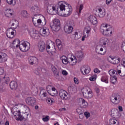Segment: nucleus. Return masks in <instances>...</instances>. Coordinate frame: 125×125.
I'll return each mask as SVG.
<instances>
[{"instance_id":"obj_1","label":"nucleus","mask_w":125,"mask_h":125,"mask_svg":"<svg viewBox=\"0 0 125 125\" xmlns=\"http://www.w3.org/2000/svg\"><path fill=\"white\" fill-rule=\"evenodd\" d=\"M20 43V41L19 39H16L13 42V44H15L16 47H20V50L23 52H26L30 49V43L28 42H23L21 43Z\"/></svg>"},{"instance_id":"obj_2","label":"nucleus","mask_w":125,"mask_h":125,"mask_svg":"<svg viewBox=\"0 0 125 125\" xmlns=\"http://www.w3.org/2000/svg\"><path fill=\"white\" fill-rule=\"evenodd\" d=\"M109 40H108V39L106 38H102L101 40V43H103V45L98 46L96 47V51L97 52L98 50H100L101 52L103 51H104V53L102 54L101 53L98 52V54H101V55H104L105 53H106V47L104 45H106L107 44H108V42Z\"/></svg>"},{"instance_id":"obj_3","label":"nucleus","mask_w":125,"mask_h":125,"mask_svg":"<svg viewBox=\"0 0 125 125\" xmlns=\"http://www.w3.org/2000/svg\"><path fill=\"white\" fill-rule=\"evenodd\" d=\"M14 108L11 109V112H13V115L14 117H16V120L17 121H26L28 119V113H25L23 115H21L20 111H14Z\"/></svg>"},{"instance_id":"obj_4","label":"nucleus","mask_w":125,"mask_h":125,"mask_svg":"<svg viewBox=\"0 0 125 125\" xmlns=\"http://www.w3.org/2000/svg\"><path fill=\"white\" fill-rule=\"evenodd\" d=\"M82 92L83 94V96L85 98H92L93 96L92 91L88 87H84L82 89Z\"/></svg>"},{"instance_id":"obj_5","label":"nucleus","mask_w":125,"mask_h":125,"mask_svg":"<svg viewBox=\"0 0 125 125\" xmlns=\"http://www.w3.org/2000/svg\"><path fill=\"white\" fill-rule=\"evenodd\" d=\"M75 26V23L73 21H70L67 24L65 25L64 27V32L66 34H71L74 30V26Z\"/></svg>"},{"instance_id":"obj_6","label":"nucleus","mask_w":125,"mask_h":125,"mask_svg":"<svg viewBox=\"0 0 125 125\" xmlns=\"http://www.w3.org/2000/svg\"><path fill=\"white\" fill-rule=\"evenodd\" d=\"M100 31L103 35L108 36L109 33L110 34H112V27L110 25H108V24H105L104 26H103L101 27Z\"/></svg>"},{"instance_id":"obj_7","label":"nucleus","mask_w":125,"mask_h":125,"mask_svg":"<svg viewBox=\"0 0 125 125\" xmlns=\"http://www.w3.org/2000/svg\"><path fill=\"white\" fill-rule=\"evenodd\" d=\"M110 101L115 105L119 104L121 102V96L118 94H113L110 97Z\"/></svg>"},{"instance_id":"obj_8","label":"nucleus","mask_w":125,"mask_h":125,"mask_svg":"<svg viewBox=\"0 0 125 125\" xmlns=\"http://www.w3.org/2000/svg\"><path fill=\"white\" fill-rule=\"evenodd\" d=\"M59 95L62 100H69L70 98H71L70 94L64 90H61L60 91Z\"/></svg>"},{"instance_id":"obj_9","label":"nucleus","mask_w":125,"mask_h":125,"mask_svg":"<svg viewBox=\"0 0 125 125\" xmlns=\"http://www.w3.org/2000/svg\"><path fill=\"white\" fill-rule=\"evenodd\" d=\"M25 102L26 104L29 105V106H35V104H36V98L32 97H28L25 99Z\"/></svg>"},{"instance_id":"obj_10","label":"nucleus","mask_w":125,"mask_h":125,"mask_svg":"<svg viewBox=\"0 0 125 125\" xmlns=\"http://www.w3.org/2000/svg\"><path fill=\"white\" fill-rule=\"evenodd\" d=\"M80 71L83 75H88L90 72V67L87 65H83L81 67Z\"/></svg>"},{"instance_id":"obj_11","label":"nucleus","mask_w":125,"mask_h":125,"mask_svg":"<svg viewBox=\"0 0 125 125\" xmlns=\"http://www.w3.org/2000/svg\"><path fill=\"white\" fill-rule=\"evenodd\" d=\"M78 104L81 108H86L88 106V103L83 98L78 99Z\"/></svg>"},{"instance_id":"obj_12","label":"nucleus","mask_w":125,"mask_h":125,"mask_svg":"<svg viewBox=\"0 0 125 125\" xmlns=\"http://www.w3.org/2000/svg\"><path fill=\"white\" fill-rule=\"evenodd\" d=\"M44 22H42V20L41 19H38L37 21V22L36 21H34V18L32 19V22L34 25V26H36V27H38L39 25H41L43 27V26H45V24H46V21H45V18H44Z\"/></svg>"},{"instance_id":"obj_13","label":"nucleus","mask_w":125,"mask_h":125,"mask_svg":"<svg viewBox=\"0 0 125 125\" xmlns=\"http://www.w3.org/2000/svg\"><path fill=\"white\" fill-rule=\"evenodd\" d=\"M28 62L30 65H34V64H37L39 60L37 57L31 56L28 58Z\"/></svg>"},{"instance_id":"obj_14","label":"nucleus","mask_w":125,"mask_h":125,"mask_svg":"<svg viewBox=\"0 0 125 125\" xmlns=\"http://www.w3.org/2000/svg\"><path fill=\"white\" fill-rule=\"evenodd\" d=\"M65 14H64L65 17H67V16H70L71 15V13L73 11V9L72 8V6L71 5H68V6L65 7Z\"/></svg>"},{"instance_id":"obj_15","label":"nucleus","mask_w":125,"mask_h":125,"mask_svg":"<svg viewBox=\"0 0 125 125\" xmlns=\"http://www.w3.org/2000/svg\"><path fill=\"white\" fill-rule=\"evenodd\" d=\"M106 13H105V11L102 10L101 8H99L97 10V15L99 16L100 18H102L105 16Z\"/></svg>"},{"instance_id":"obj_16","label":"nucleus","mask_w":125,"mask_h":125,"mask_svg":"<svg viewBox=\"0 0 125 125\" xmlns=\"http://www.w3.org/2000/svg\"><path fill=\"white\" fill-rule=\"evenodd\" d=\"M88 21L93 25H96V24L98 23V21H97V18L94 16H90L89 17Z\"/></svg>"},{"instance_id":"obj_17","label":"nucleus","mask_w":125,"mask_h":125,"mask_svg":"<svg viewBox=\"0 0 125 125\" xmlns=\"http://www.w3.org/2000/svg\"><path fill=\"white\" fill-rule=\"evenodd\" d=\"M11 30H12V28H10L7 30L6 36L9 39H13L14 38V32Z\"/></svg>"},{"instance_id":"obj_18","label":"nucleus","mask_w":125,"mask_h":125,"mask_svg":"<svg viewBox=\"0 0 125 125\" xmlns=\"http://www.w3.org/2000/svg\"><path fill=\"white\" fill-rule=\"evenodd\" d=\"M7 60V55L4 53H0V63H3Z\"/></svg>"},{"instance_id":"obj_19","label":"nucleus","mask_w":125,"mask_h":125,"mask_svg":"<svg viewBox=\"0 0 125 125\" xmlns=\"http://www.w3.org/2000/svg\"><path fill=\"white\" fill-rule=\"evenodd\" d=\"M1 81H4V83H6V84H8V83L10 82V80L9 79V77L7 76H5L4 75V76H0V83L1 82Z\"/></svg>"},{"instance_id":"obj_20","label":"nucleus","mask_w":125,"mask_h":125,"mask_svg":"<svg viewBox=\"0 0 125 125\" xmlns=\"http://www.w3.org/2000/svg\"><path fill=\"white\" fill-rule=\"evenodd\" d=\"M38 47L40 51H41L42 52L44 51V50L45 49V44L44 43V42H42L39 43Z\"/></svg>"},{"instance_id":"obj_21","label":"nucleus","mask_w":125,"mask_h":125,"mask_svg":"<svg viewBox=\"0 0 125 125\" xmlns=\"http://www.w3.org/2000/svg\"><path fill=\"white\" fill-rule=\"evenodd\" d=\"M76 56L79 61H82L83 60V52L81 51L77 52L76 53Z\"/></svg>"},{"instance_id":"obj_22","label":"nucleus","mask_w":125,"mask_h":125,"mask_svg":"<svg viewBox=\"0 0 125 125\" xmlns=\"http://www.w3.org/2000/svg\"><path fill=\"white\" fill-rule=\"evenodd\" d=\"M9 85L11 89H12L13 90H15V89L17 88V83L15 81L11 82Z\"/></svg>"},{"instance_id":"obj_23","label":"nucleus","mask_w":125,"mask_h":125,"mask_svg":"<svg viewBox=\"0 0 125 125\" xmlns=\"http://www.w3.org/2000/svg\"><path fill=\"white\" fill-rule=\"evenodd\" d=\"M110 125H120V122L119 121L114 119H111L109 120Z\"/></svg>"},{"instance_id":"obj_24","label":"nucleus","mask_w":125,"mask_h":125,"mask_svg":"<svg viewBox=\"0 0 125 125\" xmlns=\"http://www.w3.org/2000/svg\"><path fill=\"white\" fill-rule=\"evenodd\" d=\"M112 115H113L115 118H117L121 117V113L117 109H114V111H112Z\"/></svg>"},{"instance_id":"obj_25","label":"nucleus","mask_w":125,"mask_h":125,"mask_svg":"<svg viewBox=\"0 0 125 125\" xmlns=\"http://www.w3.org/2000/svg\"><path fill=\"white\" fill-rule=\"evenodd\" d=\"M52 71H53V73H54V76H55L56 79H59V71H58V70H57L56 67L54 66L52 68Z\"/></svg>"},{"instance_id":"obj_26","label":"nucleus","mask_w":125,"mask_h":125,"mask_svg":"<svg viewBox=\"0 0 125 125\" xmlns=\"http://www.w3.org/2000/svg\"><path fill=\"white\" fill-rule=\"evenodd\" d=\"M72 39H73V40L75 41H78V40L81 39V35H79L78 32H75L74 34L72 35Z\"/></svg>"},{"instance_id":"obj_27","label":"nucleus","mask_w":125,"mask_h":125,"mask_svg":"<svg viewBox=\"0 0 125 125\" xmlns=\"http://www.w3.org/2000/svg\"><path fill=\"white\" fill-rule=\"evenodd\" d=\"M118 74H116V75H113V76H112V77L110 78V82L111 83H113V84H115V83H117V81H118L117 77H118Z\"/></svg>"},{"instance_id":"obj_28","label":"nucleus","mask_w":125,"mask_h":125,"mask_svg":"<svg viewBox=\"0 0 125 125\" xmlns=\"http://www.w3.org/2000/svg\"><path fill=\"white\" fill-rule=\"evenodd\" d=\"M56 43L59 50H61V49H62V44L61 43V41H60V40L57 39L56 40Z\"/></svg>"},{"instance_id":"obj_29","label":"nucleus","mask_w":125,"mask_h":125,"mask_svg":"<svg viewBox=\"0 0 125 125\" xmlns=\"http://www.w3.org/2000/svg\"><path fill=\"white\" fill-rule=\"evenodd\" d=\"M63 1L59 2V5L60 6V9L61 11H65L66 9V6L64 5V3H62Z\"/></svg>"},{"instance_id":"obj_30","label":"nucleus","mask_w":125,"mask_h":125,"mask_svg":"<svg viewBox=\"0 0 125 125\" xmlns=\"http://www.w3.org/2000/svg\"><path fill=\"white\" fill-rule=\"evenodd\" d=\"M112 60V63L114 64H119L121 61V59L120 58H111Z\"/></svg>"},{"instance_id":"obj_31","label":"nucleus","mask_w":125,"mask_h":125,"mask_svg":"<svg viewBox=\"0 0 125 125\" xmlns=\"http://www.w3.org/2000/svg\"><path fill=\"white\" fill-rule=\"evenodd\" d=\"M51 28L52 31H54V32H58V31L60 30V26L56 25L55 24H53Z\"/></svg>"},{"instance_id":"obj_32","label":"nucleus","mask_w":125,"mask_h":125,"mask_svg":"<svg viewBox=\"0 0 125 125\" xmlns=\"http://www.w3.org/2000/svg\"><path fill=\"white\" fill-rule=\"evenodd\" d=\"M60 59L62 60L63 64H64V65H67V64H68V60L66 56H62L61 57Z\"/></svg>"},{"instance_id":"obj_33","label":"nucleus","mask_w":125,"mask_h":125,"mask_svg":"<svg viewBox=\"0 0 125 125\" xmlns=\"http://www.w3.org/2000/svg\"><path fill=\"white\" fill-rule=\"evenodd\" d=\"M21 15L23 18H29V14H28L26 10L22 11L21 12Z\"/></svg>"},{"instance_id":"obj_34","label":"nucleus","mask_w":125,"mask_h":125,"mask_svg":"<svg viewBox=\"0 0 125 125\" xmlns=\"http://www.w3.org/2000/svg\"><path fill=\"white\" fill-rule=\"evenodd\" d=\"M31 11H32L33 12H34V13H39L40 10H39V7L37 6H34L33 7H32L31 8Z\"/></svg>"},{"instance_id":"obj_35","label":"nucleus","mask_w":125,"mask_h":125,"mask_svg":"<svg viewBox=\"0 0 125 125\" xmlns=\"http://www.w3.org/2000/svg\"><path fill=\"white\" fill-rule=\"evenodd\" d=\"M31 36L33 38V39H36V38H38L39 37V32L36 30H33L32 33H31Z\"/></svg>"},{"instance_id":"obj_36","label":"nucleus","mask_w":125,"mask_h":125,"mask_svg":"<svg viewBox=\"0 0 125 125\" xmlns=\"http://www.w3.org/2000/svg\"><path fill=\"white\" fill-rule=\"evenodd\" d=\"M48 30L45 29L44 28H42L40 30V34L42 35V36H45V35H47L48 32Z\"/></svg>"},{"instance_id":"obj_37","label":"nucleus","mask_w":125,"mask_h":125,"mask_svg":"<svg viewBox=\"0 0 125 125\" xmlns=\"http://www.w3.org/2000/svg\"><path fill=\"white\" fill-rule=\"evenodd\" d=\"M5 15L7 17H10V16H12L13 14L11 13V10H7L5 11Z\"/></svg>"},{"instance_id":"obj_38","label":"nucleus","mask_w":125,"mask_h":125,"mask_svg":"<svg viewBox=\"0 0 125 125\" xmlns=\"http://www.w3.org/2000/svg\"><path fill=\"white\" fill-rule=\"evenodd\" d=\"M53 22L54 25H56L57 26H59L60 27V21L57 19H55L53 21Z\"/></svg>"},{"instance_id":"obj_39","label":"nucleus","mask_w":125,"mask_h":125,"mask_svg":"<svg viewBox=\"0 0 125 125\" xmlns=\"http://www.w3.org/2000/svg\"><path fill=\"white\" fill-rule=\"evenodd\" d=\"M109 74L110 76H111V77H114L113 75H114V76H116V75H117V74L118 73H117V71L113 69H111L109 71Z\"/></svg>"},{"instance_id":"obj_40","label":"nucleus","mask_w":125,"mask_h":125,"mask_svg":"<svg viewBox=\"0 0 125 125\" xmlns=\"http://www.w3.org/2000/svg\"><path fill=\"white\" fill-rule=\"evenodd\" d=\"M70 59L71 61L70 62V65H71V66H74V65L77 64V58L75 57L74 59L71 58Z\"/></svg>"},{"instance_id":"obj_41","label":"nucleus","mask_w":125,"mask_h":125,"mask_svg":"<svg viewBox=\"0 0 125 125\" xmlns=\"http://www.w3.org/2000/svg\"><path fill=\"white\" fill-rule=\"evenodd\" d=\"M8 4L11 5H15L16 4V1L15 0H6Z\"/></svg>"},{"instance_id":"obj_42","label":"nucleus","mask_w":125,"mask_h":125,"mask_svg":"<svg viewBox=\"0 0 125 125\" xmlns=\"http://www.w3.org/2000/svg\"><path fill=\"white\" fill-rule=\"evenodd\" d=\"M90 31H91V28H90V26H86L84 28V32H85L87 34H89L90 33Z\"/></svg>"},{"instance_id":"obj_43","label":"nucleus","mask_w":125,"mask_h":125,"mask_svg":"<svg viewBox=\"0 0 125 125\" xmlns=\"http://www.w3.org/2000/svg\"><path fill=\"white\" fill-rule=\"evenodd\" d=\"M101 81L103 82L104 83H108V77H107V76L102 77V78H101Z\"/></svg>"},{"instance_id":"obj_44","label":"nucleus","mask_w":125,"mask_h":125,"mask_svg":"<svg viewBox=\"0 0 125 125\" xmlns=\"http://www.w3.org/2000/svg\"><path fill=\"white\" fill-rule=\"evenodd\" d=\"M52 87L51 85L47 86L46 87L47 92V93L50 94V95H52V96H54V95L51 94V93H50V90H51Z\"/></svg>"},{"instance_id":"obj_45","label":"nucleus","mask_w":125,"mask_h":125,"mask_svg":"<svg viewBox=\"0 0 125 125\" xmlns=\"http://www.w3.org/2000/svg\"><path fill=\"white\" fill-rule=\"evenodd\" d=\"M14 21H15V22L12 24V26H14V25H15L16 27H14V29H16L17 27H18V25H19V22L16 20H14Z\"/></svg>"},{"instance_id":"obj_46","label":"nucleus","mask_w":125,"mask_h":125,"mask_svg":"<svg viewBox=\"0 0 125 125\" xmlns=\"http://www.w3.org/2000/svg\"><path fill=\"white\" fill-rule=\"evenodd\" d=\"M34 73L37 76H40L41 75V68H37L35 70Z\"/></svg>"},{"instance_id":"obj_47","label":"nucleus","mask_w":125,"mask_h":125,"mask_svg":"<svg viewBox=\"0 0 125 125\" xmlns=\"http://www.w3.org/2000/svg\"><path fill=\"white\" fill-rule=\"evenodd\" d=\"M96 78L97 75L96 74H95L89 78V80L91 81V82H94V81H95V80H96Z\"/></svg>"},{"instance_id":"obj_48","label":"nucleus","mask_w":125,"mask_h":125,"mask_svg":"<svg viewBox=\"0 0 125 125\" xmlns=\"http://www.w3.org/2000/svg\"><path fill=\"white\" fill-rule=\"evenodd\" d=\"M53 99H50V98H47L46 100L47 101V103H48V104H52V103H53Z\"/></svg>"},{"instance_id":"obj_49","label":"nucleus","mask_w":125,"mask_h":125,"mask_svg":"<svg viewBox=\"0 0 125 125\" xmlns=\"http://www.w3.org/2000/svg\"><path fill=\"white\" fill-rule=\"evenodd\" d=\"M23 108H24V110H25L26 114H27V112H30V108H29V107H28V106L27 105H24L23 106Z\"/></svg>"},{"instance_id":"obj_50","label":"nucleus","mask_w":125,"mask_h":125,"mask_svg":"<svg viewBox=\"0 0 125 125\" xmlns=\"http://www.w3.org/2000/svg\"><path fill=\"white\" fill-rule=\"evenodd\" d=\"M42 121H43V122H48V121H49V116H46L45 117L42 118Z\"/></svg>"},{"instance_id":"obj_51","label":"nucleus","mask_w":125,"mask_h":125,"mask_svg":"<svg viewBox=\"0 0 125 125\" xmlns=\"http://www.w3.org/2000/svg\"><path fill=\"white\" fill-rule=\"evenodd\" d=\"M51 8H52L53 11H54V10H55L56 9V8L54 6H48L47 7V10H50V9H51Z\"/></svg>"},{"instance_id":"obj_52","label":"nucleus","mask_w":125,"mask_h":125,"mask_svg":"<svg viewBox=\"0 0 125 125\" xmlns=\"http://www.w3.org/2000/svg\"><path fill=\"white\" fill-rule=\"evenodd\" d=\"M84 115L85 116L86 119H88L90 116V114L88 112H85Z\"/></svg>"},{"instance_id":"obj_53","label":"nucleus","mask_w":125,"mask_h":125,"mask_svg":"<svg viewBox=\"0 0 125 125\" xmlns=\"http://www.w3.org/2000/svg\"><path fill=\"white\" fill-rule=\"evenodd\" d=\"M83 4H80V7H79V13H81V12H82V10H83Z\"/></svg>"},{"instance_id":"obj_54","label":"nucleus","mask_w":125,"mask_h":125,"mask_svg":"<svg viewBox=\"0 0 125 125\" xmlns=\"http://www.w3.org/2000/svg\"><path fill=\"white\" fill-rule=\"evenodd\" d=\"M42 95L43 96V98L44 97H47V92L46 91H43L42 94Z\"/></svg>"},{"instance_id":"obj_55","label":"nucleus","mask_w":125,"mask_h":125,"mask_svg":"<svg viewBox=\"0 0 125 125\" xmlns=\"http://www.w3.org/2000/svg\"><path fill=\"white\" fill-rule=\"evenodd\" d=\"M74 81L75 83H76V84H79V79H78V78H74Z\"/></svg>"},{"instance_id":"obj_56","label":"nucleus","mask_w":125,"mask_h":125,"mask_svg":"<svg viewBox=\"0 0 125 125\" xmlns=\"http://www.w3.org/2000/svg\"><path fill=\"white\" fill-rule=\"evenodd\" d=\"M3 73H4V69L0 67V75H3Z\"/></svg>"},{"instance_id":"obj_57","label":"nucleus","mask_w":125,"mask_h":125,"mask_svg":"<svg viewBox=\"0 0 125 125\" xmlns=\"http://www.w3.org/2000/svg\"><path fill=\"white\" fill-rule=\"evenodd\" d=\"M122 49H123V51L125 53V42H124L122 45Z\"/></svg>"},{"instance_id":"obj_58","label":"nucleus","mask_w":125,"mask_h":125,"mask_svg":"<svg viewBox=\"0 0 125 125\" xmlns=\"http://www.w3.org/2000/svg\"><path fill=\"white\" fill-rule=\"evenodd\" d=\"M122 65L125 67V58H123L122 60Z\"/></svg>"},{"instance_id":"obj_59","label":"nucleus","mask_w":125,"mask_h":125,"mask_svg":"<svg viewBox=\"0 0 125 125\" xmlns=\"http://www.w3.org/2000/svg\"><path fill=\"white\" fill-rule=\"evenodd\" d=\"M62 75H64V76H67V75H68V72H67L66 70H62Z\"/></svg>"},{"instance_id":"obj_60","label":"nucleus","mask_w":125,"mask_h":125,"mask_svg":"<svg viewBox=\"0 0 125 125\" xmlns=\"http://www.w3.org/2000/svg\"><path fill=\"white\" fill-rule=\"evenodd\" d=\"M35 90L34 91H33V92H34V93H36V94H37L38 93V87H35L34 88Z\"/></svg>"},{"instance_id":"obj_61","label":"nucleus","mask_w":125,"mask_h":125,"mask_svg":"<svg viewBox=\"0 0 125 125\" xmlns=\"http://www.w3.org/2000/svg\"><path fill=\"white\" fill-rule=\"evenodd\" d=\"M118 108L119 111H120V112H122V111H123V107H122V106L119 105L118 106Z\"/></svg>"},{"instance_id":"obj_62","label":"nucleus","mask_w":125,"mask_h":125,"mask_svg":"<svg viewBox=\"0 0 125 125\" xmlns=\"http://www.w3.org/2000/svg\"><path fill=\"white\" fill-rule=\"evenodd\" d=\"M95 90L96 93H99V92H100V90L98 88H96L95 89Z\"/></svg>"},{"instance_id":"obj_63","label":"nucleus","mask_w":125,"mask_h":125,"mask_svg":"<svg viewBox=\"0 0 125 125\" xmlns=\"http://www.w3.org/2000/svg\"><path fill=\"white\" fill-rule=\"evenodd\" d=\"M94 73H100V71L98 68H95L94 70Z\"/></svg>"},{"instance_id":"obj_64","label":"nucleus","mask_w":125,"mask_h":125,"mask_svg":"<svg viewBox=\"0 0 125 125\" xmlns=\"http://www.w3.org/2000/svg\"><path fill=\"white\" fill-rule=\"evenodd\" d=\"M120 77H125V73H124V72H121L120 74H119Z\"/></svg>"}]
</instances>
